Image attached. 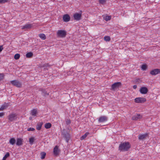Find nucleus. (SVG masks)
I'll use <instances>...</instances> for the list:
<instances>
[{
	"mask_svg": "<svg viewBox=\"0 0 160 160\" xmlns=\"http://www.w3.org/2000/svg\"><path fill=\"white\" fill-rule=\"evenodd\" d=\"M131 145L128 142H124L121 143L119 146V150L120 151H127L130 148Z\"/></svg>",
	"mask_w": 160,
	"mask_h": 160,
	"instance_id": "f257e3e1",
	"label": "nucleus"
},
{
	"mask_svg": "<svg viewBox=\"0 0 160 160\" xmlns=\"http://www.w3.org/2000/svg\"><path fill=\"white\" fill-rule=\"evenodd\" d=\"M10 83L13 86L18 88H20L22 86L21 83L17 80H14L10 81Z\"/></svg>",
	"mask_w": 160,
	"mask_h": 160,
	"instance_id": "f03ea898",
	"label": "nucleus"
},
{
	"mask_svg": "<svg viewBox=\"0 0 160 160\" xmlns=\"http://www.w3.org/2000/svg\"><path fill=\"white\" fill-rule=\"evenodd\" d=\"M67 32L63 30H58L57 32V35L59 37L64 38L65 37Z\"/></svg>",
	"mask_w": 160,
	"mask_h": 160,
	"instance_id": "7ed1b4c3",
	"label": "nucleus"
},
{
	"mask_svg": "<svg viewBox=\"0 0 160 160\" xmlns=\"http://www.w3.org/2000/svg\"><path fill=\"white\" fill-rule=\"evenodd\" d=\"M108 119L107 117L105 116H102L98 118V122H103L107 121Z\"/></svg>",
	"mask_w": 160,
	"mask_h": 160,
	"instance_id": "20e7f679",
	"label": "nucleus"
},
{
	"mask_svg": "<svg viewBox=\"0 0 160 160\" xmlns=\"http://www.w3.org/2000/svg\"><path fill=\"white\" fill-rule=\"evenodd\" d=\"M150 74L152 75H156L160 73V69H155L151 70L150 72Z\"/></svg>",
	"mask_w": 160,
	"mask_h": 160,
	"instance_id": "39448f33",
	"label": "nucleus"
},
{
	"mask_svg": "<svg viewBox=\"0 0 160 160\" xmlns=\"http://www.w3.org/2000/svg\"><path fill=\"white\" fill-rule=\"evenodd\" d=\"M17 118V115L15 114H12L8 116V119L11 121H13Z\"/></svg>",
	"mask_w": 160,
	"mask_h": 160,
	"instance_id": "423d86ee",
	"label": "nucleus"
},
{
	"mask_svg": "<svg viewBox=\"0 0 160 160\" xmlns=\"http://www.w3.org/2000/svg\"><path fill=\"white\" fill-rule=\"evenodd\" d=\"M121 83L119 82H115L112 85V89L114 90L116 88H118L119 86L121 85Z\"/></svg>",
	"mask_w": 160,
	"mask_h": 160,
	"instance_id": "0eeeda50",
	"label": "nucleus"
},
{
	"mask_svg": "<svg viewBox=\"0 0 160 160\" xmlns=\"http://www.w3.org/2000/svg\"><path fill=\"white\" fill-rule=\"evenodd\" d=\"M81 17V14L79 13H75L73 15L74 19L77 21L80 20Z\"/></svg>",
	"mask_w": 160,
	"mask_h": 160,
	"instance_id": "6e6552de",
	"label": "nucleus"
},
{
	"mask_svg": "<svg viewBox=\"0 0 160 160\" xmlns=\"http://www.w3.org/2000/svg\"><path fill=\"white\" fill-rule=\"evenodd\" d=\"M70 18L69 15L66 14L63 16V20L64 22H68L70 20Z\"/></svg>",
	"mask_w": 160,
	"mask_h": 160,
	"instance_id": "1a4fd4ad",
	"label": "nucleus"
},
{
	"mask_svg": "<svg viewBox=\"0 0 160 160\" xmlns=\"http://www.w3.org/2000/svg\"><path fill=\"white\" fill-rule=\"evenodd\" d=\"M148 91L147 88L145 87H141L140 89L141 93L142 94H146Z\"/></svg>",
	"mask_w": 160,
	"mask_h": 160,
	"instance_id": "9d476101",
	"label": "nucleus"
},
{
	"mask_svg": "<svg viewBox=\"0 0 160 160\" xmlns=\"http://www.w3.org/2000/svg\"><path fill=\"white\" fill-rule=\"evenodd\" d=\"M23 139L21 138H18L17 139L16 144L18 146H22L23 144Z\"/></svg>",
	"mask_w": 160,
	"mask_h": 160,
	"instance_id": "9b49d317",
	"label": "nucleus"
},
{
	"mask_svg": "<svg viewBox=\"0 0 160 160\" xmlns=\"http://www.w3.org/2000/svg\"><path fill=\"white\" fill-rule=\"evenodd\" d=\"M9 104L5 102L0 108V111H3L4 109H7L8 107Z\"/></svg>",
	"mask_w": 160,
	"mask_h": 160,
	"instance_id": "f8f14e48",
	"label": "nucleus"
},
{
	"mask_svg": "<svg viewBox=\"0 0 160 160\" xmlns=\"http://www.w3.org/2000/svg\"><path fill=\"white\" fill-rule=\"evenodd\" d=\"M53 153L55 156H57L59 153V151L58 146H56L53 148Z\"/></svg>",
	"mask_w": 160,
	"mask_h": 160,
	"instance_id": "ddd939ff",
	"label": "nucleus"
},
{
	"mask_svg": "<svg viewBox=\"0 0 160 160\" xmlns=\"http://www.w3.org/2000/svg\"><path fill=\"white\" fill-rule=\"evenodd\" d=\"M32 26L31 24H29L25 25L24 26L22 27V29H30Z\"/></svg>",
	"mask_w": 160,
	"mask_h": 160,
	"instance_id": "4468645a",
	"label": "nucleus"
},
{
	"mask_svg": "<svg viewBox=\"0 0 160 160\" xmlns=\"http://www.w3.org/2000/svg\"><path fill=\"white\" fill-rule=\"evenodd\" d=\"M64 137L65 138L66 141L67 142H68L70 138V134L68 132L64 133L63 134Z\"/></svg>",
	"mask_w": 160,
	"mask_h": 160,
	"instance_id": "2eb2a0df",
	"label": "nucleus"
},
{
	"mask_svg": "<svg viewBox=\"0 0 160 160\" xmlns=\"http://www.w3.org/2000/svg\"><path fill=\"white\" fill-rule=\"evenodd\" d=\"M148 133H145L141 135V140H144L148 138Z\"/></svg>",
	"mask_w": 160,
	"mask_h": 160,
	"instance_id": "dca6fc26",
	"label": "nucleus"
},
{
	"mask_svg": "<svg viewBox=\"0 0 160 160\" xmlns=\"http://www.w3.org/2000/svg\"><path fill=\"white\" fill-rule=\"evenodd\" d=\"M42 124L43 123L42 122H38L37 124L36 129L38 130H40Z\"/></svg>",
	"mask_w": 160,
	"mask_h": 160,
	"instance_id": "f3484780",
	"label": "nucleus"
},
{
	"mask_svg": "<svg viewBox=\"0 0 160 160\" xmlns=\"http://www.w3.org/2000/svg\"><path fill=\"white\" fill-rule=\"evenodd\" d=\"M16 141V140L14 138H12L10 139L9 142L11 144L13 145L15 144Z\"/></svg>",
	"mask_w": 160,
	"mask_h": 160,
	"instance_id": "a211bd4d",
	"label": "nucleus"
},
{
	"mask_svg": "<svg viewBox=\"0 0 160 160\" xmlns=\"http://www.w3.org/2000/svg\"><path fill=\"white\" fill-rule=\"evenodd\" d=\"M37 113V110L35 109H33L31 112L32 115L34 116H36Z\"/></svg>",
	"mask_w": 160,
	"mask_h": 160,
	"instance_id": "6ab92c4d",
	"label": "nucleus"
},
{
	"mask_svg": "<svg viewBox=\"0 0 160 160\" xmlns=\"http://www.w3.org/2000/svg\"><path fill=\"white\" fill-rule=\"evenodd\" d=\"M52 126L51 124L50 123H47L45 124V128L46 129L50 128Z\"/></svg>",
	"mask_w": 160,
	"mask_h": 160,
	"instance_id": "aec40b11",
	"label": "nucleus"
},
{
	"mask_svg": "<svg viewBox=\"0 0 160 160\" xmlns=\"http://www.w3.org/2000/svg\"><path fill=\"white\" fill-rule=\"evenodd\" d=\"M141 68L143 71H145L147 69L148 66L146 64H144L141 66Z\"/></svg>",
	"mask_w": 160,
	"mask_h": 160,
	"instance_id": "412c9836",
	"label": "nucleus"
},
{
	"mask_svg": "<svg viewBox=\"0 0 160 160\" xmlns=\"http://www.w3.org/2000/svg\"><path fill=\"white\" fill-rule=\"evenodd\" d=\"M39 37L43 40H45L46 38V37L45 35L43 33H41L39 34Z\"/></svg>",
	"mask_w": 160,
	"mask_h": 160,
	"instance_id": "4be33fe9",
	"label": "nucleus"
},
{
	"mask_svg": "<svg viewBox=\"0 0 160 160\" xmlns=\"http://www.w3.org/2000/svg\"><path fill=\"white\" fill-rule=\"evenodd\" d=\"M41 67L44 68V69L45 70L46 69H48V68H49L50 66H49L48 64L45 63L44 64L43 66H42Z\"/></svg>",
	"mask_w": 160,
	"mask_h": 160,
	"instance_id": "5701e85b",
	"label": "nucleus"
},
{
	"mask_svg": "<svg viewBox=\"0 0 160 160\" xmlns=\"http://www.w3.org/2000/svg\"><path fill=\"white\" fill-rule=\"evenodd\" d=\"M42 94L44 96H47L48 95V94L44 90H42Z\"/></svg>",
	"mask_w": 160,
	"mask_h": 160,
	"instance_id": "b1692460",
	"label": "nucleus"
},
{
	"mask_svg": "<svg viewBox=\"0 0 160 160\" xmlns=\"http://www.w3.org/2000/svg\"><path fill=\"white\" fill-rule=\"evenodd\" d=\"M34 139L33 137H31L29 138V142L31 145H32L34 142Z\"/></svg>",
	"mask_w": 160,
	"mask_h": 160,
	"instance_id": "393cba45",
	"label": "nucleus"
},
{
	"mask_svg": "<svg viewBox=\"0 0 160 160\" xmlns=\"http://www.w3.org/2000/svg\"><path fill=\"white\" fill-rule=\"evenodd\" d=\"M33 55L32 53L31 52H29L27 53L26 54V57L28 58H31Z\"/></svg>",
	"mask_w": 160,
	"mask_h": 160,
	"instance_id": "a878e982",
	"label": "nucleus"
},
{
	"mask_svg": "<svg viewBox=\"0 0 160 160\" xmlns=\"http://www.w3.org/2000/svg\"><path fill=\"white\" fill-rule=\"evenodd\" d=\"M10 155V154L9 152H7L6 153V154L4 155L2 159V160H6V158L8 157Z\"/></svg>",
	"mask_w": 160,
	"mask_h": 160,
	"instance_id": "bb28decb",
	"label": "nucleus"
},
{
	"mask_svg": "<svg viewBox=\"0 0 160 160\" xmlns=\"http://www.w3.org/2000/svg\"><path fill=\"white\" fill-rule=\"evenodd\" d=\"M104 19L106 20V21H108L109 20H111V16H106L104 18Z\"/></svg>",
	"mask_w": 160,
	"mask_h": 160,
	"instance_id": "cd10ccee",
	"label": "nucleus"
},
{
	"mask_svg": "<svg viewBox=\"0 0 160 160\" xmlns=\"http://www.w3.org/2000/svg\"><path fill=\"white\" fill-rule=\"evenodd\" d=\"M20 57V55L19 54H16L14 56V59L16 60H18L19 59Z\"/></svg>",
	"mask_w": 160,
	"mask_h": 160,
	"instance_id": "c85d7f7f",
	"label": "nucleus"
},
{
	"mask_svg": "<svg viewBox=\"0 0 160 160\" xmlns=\"http://www.w3.org/2000/svg\"><path fill=\"white\" fill-rule=\"evenodd\" d=\"M105 41H109L110 40V38L109 36H105L104 38Z\"/></svg>",
	"mask_w": 160,
	"mask_h": 160,
	"instance_id": "c756f323",
	"label": "nucleus"
},
{
	"mask_svg": "<svg viewBox=\"0 0 160 160\" xmlns=\"http://www.w3.org/2000/svg\"><path fill=\"white\" fill-rule=\"evenodd\" d=\"M41 158L42 159H43L45 158V156L46 155V153L45 152H42L41 153Z\"/></svg>",
	"mask_w": 160,
	"mask_h": 160,
	"instance_id": "7c9ffc66",
	"label": "nucleus"
},
{
	"mask_svg": "<svg viewBox=\"0 0 160 160\" xmlns=\"http://www.w3.org/2000/svg\"><path fill=\"white\" fill-rule=\"evenodd\" d=\"M138 117L136 116H133V117H132V119L133 120H136L138 119L140 117V115L138 114Z\"/></svg>",
	"mask_w": 160,
	"mask_h": 160,
	"instance_id": "2f4dec72",
	"label": "nucleus"
},
{
	"mask_svg": "<svg viewBox=\"0 0 160 160\" xmlns=\"http://www.w3.org/2000/svg\"><path fill=\"white\" fill-rule=\"evenodd\" d=\"M135 102L137 103H140V98H136L135 99Z\"/></svg>",
	"mask_w": 160,
	"mask_h": 160,
	"instance_id": "473e14b6",
	"label": "nucleus"
},
{
	"mask_svg": "<svg viewBox=\"0 0 160 160\" xmlns=\"http://www.w3.org/2000/svg\"><path fill=\"white\" fill-rule=\"evenodd\" d=\"M146 101V99L144 98H141V103L144 102Z\"/></svg>",
	"mask_w": 160,
	"mask_h": 160,
	"instance_id": "72a5a7b5",
	"label": "nucleus"
},
{
	"mask_svg": "<svg viewBox=\"0 0 160 160\" xmlns=\"http://www.w3.org/2000/svg\"><path fill=\"white\" fill-rule=\"evenodd\" d=\"M8 0H0V4L8 2Z\"/></svg>",
	"mask_w": 160,
	"mask_h": 160,
	"instance_id": "f704fd0d",
	"label": "nucleus"
},
{
	"mask_svg": "<svg viewBox=\"0 0 160 160\" xmlns=\"http://www.w3.org/2000/svg\"><path fill=\"white\" fill-rule=\"evenodd\" d=\"M99 1L100 3L103 4L105 3L106 0H99Z\"/></svg>",
	"mask_w": 160,
	"mask_h": 160,
	"instance_id": "c9c22d12",
	"label": "nucleus"
},
{
	"mask_svg": "<svg viewBox=\"0 0 160 160\" xmlns=\"http://www.w3.org/2000/svg\"><path fill=\"white\" fill-rule=\"evenodd\" d=\"M66 124L67 125H69L71 123V121L69 119H67L66 121Z\"/></svg>",
	"mask_w": 160,
	"mask_h": 160,
	"instance_id": "e433bc0d",
	"label": "nucleus"
},
{
	"mask_svg": "<svg viewBox=\"0 0 160 160\" xmlns=\"http://www.w3.org/2000/svg\"><path fill=\"white\" fill-rule=\"evenodd\" d=\"M87 136H86V134H84L80 138V139L81 140H82L84 139Z\"/></svg>",
	"mask_w": 160,
	"mask_h": 160,
	"instance_id": "4c0bfd02",
	"label": "nucleus"
},
{
	"mask_svg": "<svg viewBox=\"0 0 160 160\" xmlns=\"http://www.w3.org/2000/svg\"><path fill=\"white\" fill-rule=\"evenodd\" d=\"M4 77V75L3 74L0 73V81L3 79Z\"/></svg>",
	"mask_w": 160,
	"mask_h": 160,
	"instance_id": "58836bf2",
	"label": "nucleus"
},
{
	"mask_svg": "<svg viewBox=\"0 0 160 160\" xmlns=\"http://www.w3.org/2000/svg\"><path fill=\"white\" fill-rule=\"evenodd\" d=\"M27 130L28 131H33L35 130V129L33 128H28Z\"/></svg>",
	"mask_w": 160,
	"mask_h": 160,
	"instance_id": "ea45409f",
	"label": "nucleus"
},
{
	"mask_svg": "<svg viewBox=\"0 0 160 160\" xmlns=\"http://www.w3.org/2000/svg\"><path fill=\"white\" fill-rule=\"evenodd\" d=\"M3 46H0V52H1L2 50L3 49Z\"/></svg>",
	"mask_w": 160,
	"mask_h": 160,
	"instance_id": "a19ab883",
	"label": "nucleus"
},
{
	"mask_svg": "<svg viewBox=\"0 0 160 160\" xmlns=\"http://www.w3.org/2000/svg\"><path fill=\"white\" fill-rule=\"evenodd\" d=\"M4 112H0V117H2L4 115Z\"/></svg>",
	"mask_w": 160,
	"mask_h": 160,
	"instance_id": "79ce46f5",
	"label": "nucleus"
},
{
	"mask_svg": "<svg viewBox=\"0 0 160 160\" xmlns=\"http://www.w3.org/2000/svg\"><path fill=\"white\" fill-rule=\"evenodd\" d=\"M137 85H134L133 86V88L134 89H135L137 88Z\"/></svg>",
	"mask_w": 160,
	"mask_h": 160,
	"instance_id": "37998d69",
	"label": "nucleus"
},
{
	"mask_svg": "<svg viewBox=\"0 0 160 160\" xmlns=\"http://www.w3.org/2000/svg\"><path fill=\"white\" fill-rule=\"evenodd\" d=\"M89 134V133L88 132H87L84 134H86V136H87Z\"/></svg>",
	"mask_w": 160,
	"mask_h": 160,
	"instance_id": "c03bdc74",
	"label": "nucleus"
},
{
	"mask_svg": "<svg viewBox=\"0 0 160 160\" xmlns=\"http://www.w3.org/2000/svg\"><path fill=\"white\" fill-rule=\"evenodd\" d=\"M138 138L139 139H140V135H138Z\"/></svg>",
	"mask_w": 160,
	"mask_h": 160,
	"instance_id": "a18cd8bd",
	"label": "nucleus"
},
{
	"mask_svg": "<svg viewBox=\"0 0 160 160\" xmlns=\"http://www.w3.org/2000/svg\"><path fill=\"white\" fill-rule=\"evenodd\" d=\"M140 80V79H138V80H137H137H136V82H138V80Z\"/></svg>",
	"mask_w": 160,
	"mask_h": 160,
	"instance_id": "49530a36",
	"label": "nucleus"
},
{
	"mask_svg": "<svg viewBox=\"0 0 160 160\" xmlns=\"http://www.w3.org/2000/svg\"><path fill=\"white\" fill-rule=\"evenodd\" d=\"M29 119H30L31 120L32 119V117H30Z\"/></svg>",
	"mask_w": 160,
	"mask_h": 160,
	"instance_id": "de8ad7c7",
	"label": "nucleus"
}]
</instances>
